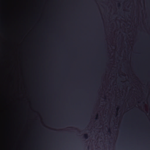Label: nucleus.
<instances>
[{"instance_id":"nucleus-1","label":"nucleus","mask_w":150,"mask_h":150,"mask_svg":"<svg viewBox=\"0 0 150 150\" xmlns=\"http://www.w3.org/2000/svg\"><path fill=\"white\" fill-rule=\"evenodd\" d=\"M88 136L87 134H85L84 136V137L86 139L87 137Z\"/></svg>"}]
</instances>
